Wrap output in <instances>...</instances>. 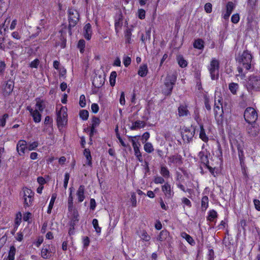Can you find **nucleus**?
<instances>
[{"label": "nucleus", "instance_id": "obj_23", "mask_svg": "<svg viewBox=\"0 0 260 260\" xmlns=\"http://www.w3.org/2000/svg\"><path fill=\"white\" fill-rule=\"evenodd\" d=\"M214 112L215 118H217L218 117V115L219 117L222 116V114L223 113L222 106L218 105V104L216 103V101L215 102V103Z\"/></svg>", "mask_w": 260, "mask_h": 260}, {"label": "nucleus", "instance_id": "obj_44", "mask_svg": "<svg viewBox=\"0 0 260 260\" xmlns=\"http://www.w3.org/2000/svg\"><path fill=\"white\" fill-rule=\"evenodd\" d=\"M93 226L98 234L101 232V228L99 226L98 220L96 219H93L92 220Z\"/></svg>", "mask_w": 260, "mask_h": 260}, {"label": "nucleus", "instance_id": "obj_13", "mask_svg": "<svg viewBox=\"0 0 260 260\" xmlns=\"http://www.w3.org/2000/svg\"><path fill=\"white\" fill-rule=\"evenodd\" d=\"M161 189L167 198L171 199L173 196L174 192L171 189V186L168 183H166L162 185Z\"/></svg>", "mask_w": 260, "mask_h": 260}, {"label": "nucleus", "instance_id": "obj_35", "mask_svg": "<svg viewBox=\"0 0 260 260\" xmlns=\"http://www.w3.org/2000/svg\"><path fill=\"white\" fill-rule=\"evenodd\" d=\"M208 206V198L207 196H204L202 199V209L205 211Z\"/></svg>", "mask_w": 260, "mask_h": 260}, {"label": "nucleus", "instance_id": "obj_11", "mask_svg": "<svg viewBox=\"0 0 260 260\" xmlns=\"http://www.w3.org/2000/svg\"><path fill=\"white\" fill-rule=\"evenodd\" d=\"M55 251V248L50 245L46 246L41 250V255L44 258H48L50 257L52 254Z\"/></svg>", "mask_w": 260, "mask_h": 260}, {"label": "nucleus", "instance_id": "obj_32", "mask_svg": "<svg viewBox=\"0 0 260 260\" xmlns=\"http://www.w3.org/2000/svg\"><path fill=\"white\" fill-rule=\"evenodd\" d=\"M193 47L199 49H202L204 48V41L200 39L196 40L193 43Z\"/></svg>", "mask_w": 260, "mask_h": 260}, {"label": "nucleus", "instance_id": "obj_49", "mask_svg": "<svg viewBox=\"0 0 260 260\" xmlns=\"http://www.w3.org/2000/svg\"><path fill=\"white\" fill-rule=\"evenodd\" d=\"M85 47V42L84 40L81 39L79 41L78 44V47L80 49V52H83L84 49Z\"/></svg>", "mask_w": 260, "mask_h": 260}, {"label": "nucleus", "instance_id": "obj_61", "mask_svg": "<svg viewBox=\"0 0 260 260\" xmlns=\"http://www.w3.org/2000/svg\"><path fill=\"white\" fill-rule=\"evenodd\" d=\"M119 102L120 104L122 105H124L125 104V94L123 91L121 92Z\"/></svg>", "mask_w": 260, "mask_h": 260}, {"label": "nucleus", "instance_id": "obj_25", "mask_svg": "<svg viewBox=\"0 0 260 260\" xmlns=\"http://www.w3.org/2000/svg\"><path fill=\"white\" fill-rule=\"evenodd\" d=\"M145 126V123L143 121L138 120L133 122V125L130 127L131 130H136Z\"/></svg>", "mask_w": 260, "mask_h": 260}, {"label": "nucleus", "instance_id": "obj_43", "mask_svg": "<svg viewBox=\"0 0 260 260\" xmlns=\"http://www.w3.org/2000/svg\"><path fill=\"white\" fill-rule=\"evenodd\" d=\"M100 123V120L99 118L96 117H93L92 119V124L91 126L93 127V129H95Z\"/></svg>", "mask_w": 260, "mask_h": 260}, {"label": "nucleus", "instance_id": "obj_10", "mask_svg": "<svg viewBox=\"0 0 260 260\" xmlns=\"http://www.w3.org/2000/svg\"><path fill=\"white\" fill-rule=\"evenodd\" d=\"M259 126L255 122L249 123L247 127V132L251 137H254L257 136L259 133Z\"/></svg>", "mask_w": 260, "mask_h": 260}, {"label": "nucleus", "instance_id": "obj_53", "mask_svg": "<svg viewBox=\"0 0 260 260\" xmlns=\"http://www.w3.org/2000/svg\"><path fill=\"white\" fill-rule=\"evenodd\" d=\"M79 105L81 107H84L86 105L85 96L83 94L80 97Z\"/></svg>", "mask_w": 260, "mask_h": 260}, {"label": "nucleus", "instance_id": "obj_34", "mask_svg": "<svg viewBox=\"0 0 260 260\" xmlns=\"http://www.w3.org/2000/svg\"><path fill=\"white\" fill-rule=\"evenodd\" d=\"M177 60L179 65L181 68H184L187 66V61L184 59L182 56L179 55L177 56Z\"/></svg>", "mask_w": 260, "mask_h": 260}, {"label": "nucleus", "instance_id": "obj_14", "mask_svg": "<svg viewBox=\"0 0 260 260\" xmlns=\"http://www.w3.org/2000/svg\"><path fill=\"white\" fill-rule=\"evenodd\" d=\"M27 110L30 113L31 115L33 117V119L35 122H39L41 120V115L38 111V109L34 110L30 107L28 106Z\"/></svg>", "mask_w": 260, "mask_h": 260}, {"label": "nucleus", "instance_id": "obj_40", "mask_svg": "<svg viewBox=\"0 0 260 260\" xmlns=\"http://www.w3.org/2000/svg\"><path fill=\"white\" fill-rule=\"evenodd\" d=\"M229 89L231 91V92L233 94H236L237 92V90L238 88V85L237 83H231L229 84Z\"/></svg>", "mask_w": 260, "mask_h": 260}, {"label": "nucleus", "instance_id": "obj_51", "mask_svg": "<svg viewBox=\"0 0 260 260\" xmlns=\"http://www.w3.org/2000/svg\"><path fill=\"white\" fill-rule=\"evenodd\" d=\"M138 17L140 19H144L145 18V11L143 9H140L138 11Z\"/></svg>", "mask_w": 260, "mask_h": 260}, {"label": "nucleus", "instance_id": "obj_54", "mask_svg": "<svg viewBox=\"0 0 260 260\" xmlns=\"http://www.w3.org/2000/svg\"><path fill=\"white\" fill-rule=\"evenodd\" d=\"M238 155L239 157L240 160V162L242 163L244 159V153L242 150L240 148V146H238Z\"/></svg>", "mask_w": 260, "mask_h": 260}, {"label": "nucleus", "instance_id": "obj_26", "mask_svg": "<svg viewBox=\"0 0 260 260\" xmlns=\"http://www.w3.org/2000/svg\"><path fill=\"white\" fill-rule=\"evenodd\" d=\"M148 73V68L147 64H143L139 68L138 74L142 77H145L147 75Z\"/></svg>", "mask_w": 260, "mask_h": 260}, {"label": "nucleus", "instance_id": "obj_52", "mask_svg": "<svg viewBox=\"0 0 260 260\" xmlns=\"http://www.w3.org/2000/svg\"><path fill=\"white\" fill-rule=\"evenodd\" d=\"M131 201L132 202V206L136 207L137 206V200H136V196L135 192H132L131 193Z\"/></svg>", "mask_w": 260, "mask_h": 260}, {"label": "nucleus", "instance_id": "obj_5", "mask_svg": "<svg viewBox=\"0 0 260 260\" xmlns=\"http://www.w3.org/2000/svg\"><path fill=\"white\" fill-rule=\"evenodd\" d=\"M24 206L29 207L32 205L34 200V192L29 188L23 187L22 189Z\"/></svg>", "mask_w": 260, "mask_h": 260}, {"label": "nucleus", "instance_id": "obj_47", "mask_svg": "<svg viewBox=\"0 0 260 260\" xmlns=\"http://www.w3.org/2000/svg\"><path fill=\"white\" fill-rule=\"evenodd\" d=\"M134 150L135 152V155L136 157H137V159L140 161L142 162L143 161V158L141 154V153L139 150V147L137 148H135Z\"/></svg>", "mask_w": 260, "mask_h": 260}, {"label": "nucleus", "instance_id": "obj_55", "mask_svg": "<svg viewBox=\"0 0 260 260\" xmlns=\"http://www.w3.org/2000/svg\"><path fill=\"white\" fill-rule=\"evenodd\" d=\"M38 146V143L37 142H34L30 144H29L28 146H27V148L28 150H31L37 147Z\"/></svg>", "mask_w": 260, "mask_h": 260}, {"label": "nucleus", "instance_id": "obj_19", "mask_svg": "<svg viewBox=\"0 0 260 260\" xmlns=\"http://www.w3.org/2000/svg\"><path fill=\"white\" fill-rule=\"evenodd\" d=\"M71 212V225L73 226V228H74V226L75 225L76 223L78 221L79 219V214L78 211L75 209L74 208L72 210V211H70Z\"/></svg>", "mask_w": 260, "mask_h": 260}, {"label": "nucleus", "instance_id": "obj_63", "mask_svg": "<svg viewBox=\"0 0 260 260\" xmlns=\"http://www.w3.org/2000/svg\"><path fill=\"white\" fill-rule=\"evenodd\" d=\"M91 108L92 110V111L93 113H97L99 110V107L98 104L93 103L91 105Z\"/></svg>", "mask_w": 260, "mask_h": 260}, {"label": "nucleus", "instance_id": "obj_45", "mask_svg": "<svg viewBox=\"0 0 260 260\" xmlns=\"http://www.w3.org/2000/svg\"><path fill=\"white\" fill-rule=\"evenodd\" d=\"M36 107L38 109V110L40 111H43L44 109L45 108V105L44 104V102L43 101H41L40 100L37 101V103L36 105Z\"/></svg>", "mask_w": 260, "mask_h": 260}, {"label": "nucleus", "instance_id": "obj_48", "mask_svg": "<svg viewBox=\"0 0 260 260\" xmlns=\"http://www.w3.org/2000/svg\"><path fill=\"white\" fill-rule=\"evenodd\" d=\"M9 117V115L7 113L4 114L2 117H0V126L4 127L6 124L7 119Z\"/></svg>", "mask_w": 260, "mask_h": 260}, {"label": "nucleus", "instance_id": "obj_27", "mask_svg": "<svg viewBox=\"0 0 260 260\" xmlns=\"http://www.w3.org/2000/svg\"><path fill=\"white\" fill-rule=\"evenodd\" d=\"M123 19H122V16L121 14H120L118 16V17L117 19H116L115 20V30L117 32L118 31L119 29H121L122 27V26L123 25Z\"/></svg>", "mask_w": 260, "mask_h": 260}, {"label": "nucleus", "instance_id": "obj_3", "mask_svg": "<svg viewBox=\"0 0 260 260\" xmlns=\"http://www.w3.org/2000/svg\"><path fill=\"white\" fill-rule=\"evenodd\" d=\"M56 108L57 123L58 126H63L67 122V109L65 107L61 106L59 110Z\"/></svg>", "mask_w": 260, "mask_h": 260}, {"label": "nucleus", "instance_id": "obj_18", "mask_svg": "<svg viewBox=\"0 0 260 260\" xmlns=\"http://www.w3.org/2000/svg\"><path fill=\"white\" fill-rule=\"evenodd\" d=\"M178 115L179 117L186 116L189 114V111L187 109V106L185 105H181L178 108Z\"/></svg>", "mask_w": 260, "mask_h": 260}, {"label": "nucleus", "instance_id": "obj_57", "mask_svg": "<svg viewBox=\"0 0 260 260\" xmlns=\"http://www.w3.org/2000/svg\"><path fill=\"white\" fill-rule=\"evenodd\" d=\"M70 178V174L68 173H66L64 175V179L63 182V186L65 189L67 188L68 182Z\"/></svg>", "mask_w": 260, "mask_h": 260}, {"label": "nucleus", "instance_id": "obj_58", "mask_svg": "<svg viewBox=\"0 0 260 260\" xmlns=\"http://www.w3.org/2000/svg\"><path fill=\"white\" fill-rule=\"evenodd\" d=\"M204 8H205V10L207 13H210L212 12L211 4H210L209 3L206 4Z\"/></svg>", "mask_w": 260, "mask_h": 260}, {"label": "nucleus", "instance_id": "obj_12", "mask_svg": "<svg viewBox=\"0 0 260 260\" xmlns=\"http://www.w3.org/2000/svg\"><path fill=\"white\" fill-rule=\"evenodd\" d=\"M182 156L178 154L171 155L168 157V164L171 165L172 164L176 166L180 165L182 164Z\"/></svg>", "mask_w": 260, "mask_h": 260}, {"label": "nucleus", "instance_id": "obj_28", "mask_svg": "<svg viewBox=\"0 0 260 260\" xmlns=\"http://www.w3.org/2000/svg\"><path fill=\"white\" fill-rule=\"evenodd\" d=\"M200 138L205 142H207L208 141V137L206 136L204 126L202 124H200Z\"/></svg>", "mask_w": 260, "mask_h": 260}, {"label": "nucleus", "instance_id": "obj_42", "mask_svg": "<svg viewBox=\"0 0 260 260\" xmlns=\"http://www.w3.org/2000/svg\"><path fill=\"white\" fill-rule=\"evenodd\" d=\"M79 115L81 119H82L84 120H87L88 117L89 113L88 111L86 110H82L80 111Z\"/></svg>", "mask_w": 260, "mask_h": 260}, {"label": "nucleus", "instance_id": "obj_36", "mask_svg": "<svg viewBox=\"0 0 260 260\" xmlns=\"http://www.w3.org/2000/svg\"><path fill=\"white\" fill-rule=\"evenodd\" d=\"M217 217V212L215 210H212L209 212L208 216L207 217V220L213 221Z\"/></svg>", "mask_w": 260, "mask_h": 260}, {"label": "nucleus", "instance_id": "obj_1", "mask_svg": "<svg viewBox=\"0 0 260 260\" xmlns=\"http://www.w3.org/2000/svg\"><path fill=\"white\" fill-rule=\"evenodd\" d=\"M252 55L248 51H244L241 55L236 58L239 63L242 64L247 70L251 68Z\"/></svg>", "mask_w": 260, "mask_h": 260}, {"label": "nucleus", "instance_id": "obj_38", "mask_svg": "<svg viewBox=\"0 0 260 260\" xmlns=\"http://www.w3.org/2000/svg\"><path fill=\"white\" fill-rule=\"evenodd\" d=\"M160 174L165 178L170 177V172L166 167L162 166L160 168Z\"/></svg>", "mask_w": 260, "mask_h": 260}, {"label": "nucleus", "instance_id": "obj_37", "mask_svg": "<svg viewBox=\"0 0 260 260\" xmlns=\"http://www.w3.org/2000/svg\"><path fill=\"white\" fill-rule=\"evenodd\" d=\"M56 198V195L55 194H53L51 199L49 205V207L47 210V213L50 214L51 212V210L52 209V207L53 206L55 199Z\"/></svg>", "mask_w": 260, "mask_h": 260}, {"label": "nucleus", "instance_id": "obj_22", "mask_svg": "<svg viewBox=\"0 0 260 260\" xmlns=\"http://www.w3.org/2000/svg\"><path fill=\"white\" fill-rule=\"evenodd\" d=\"M91 26L89 23L86 24L84 27V36L85 39L89 40L91 37Z\"/></svg>", "mask_w": 260, "mask_h": 260}, {"label": "nucleus", "instance_id": "obj_15", "mask_svg": "<svg viewBox=\"0 0 260 260\" xmlns=\"http://www.w3.org/2000/svg\"><path fill=\"white\" fill-rule=\"evenodd\" d=\"M26 142L24 140H20L17 144V150L20 155L25 153V150L27 149Z\"/></svg>", "mask_w": 260, "mask_h": 260}, {"label": "nucleus", "instance_id": "obj_7", "mask_svg": "<svg viewBox=\"0 0 260 260\" xmlns=\"http://www.w3.org/2000/svg\"><path fill=\"white\" fill-rule=\"evenodd\" d=\"M246 121L249 123H254L257 120L258 115L256 110L252 107L247 108L244 113Z\"/></svg>", "mask_w": 260, "mask_h": 260}, {"label": "nucleus", "instance_id": "obj_17", "mask_svg": "<svg viewBox=\"0 0 260 260\" xmlns=\"http://www.w3.org/2000/svg\"><path fill=\"white\" fill-rule=\"evenodd\" d=\"M226 11L223 15V18L224 19H228L230 15L231 14L233 9L235 8L234 4L232 2H229L226 5Z\"/></svg>", "mask_w": 260, "mask_h": 260}, {"label": "nucleus", "instance_id": "obj_46", "mask_svg": "<svg viewBox=\"0 0 260 260\" xmlns=\"http://www.w3.org/2000/svg\"><path fill=\"white\" fill-rule=\"evenodd\" d=\"M140 237L143 240L145 241H149L150 239V236L144 230L142 231Z\"/></svg>", "mask_w": 260, "mask_h": 260}, {"label": "nucleus", "instance_id": "obj_59", "mask_svg": "<svg viewBox=\"0 0 260 260\" xmlns=\"http://www.w3.org/2000/svg\"><path fill=\"white\" fill-rule=\"evenodd\" d=\"M131 62V58L128 56H125L123 58V63L125 67H128Z\"/></svg>", "mask_w": 260, "mask_h": 260}, {"label": "nucleus", "instance_id": "obj_16", "mask_svg": "<svg viewBox=\"0 0 260 260\" xmlns=\"http://www.w3.org/2000/svg\"><path fill=\"white\" fill-rule=\"evenodd\" d=\"M14 88V83L12 81H8L6 84L3 90V94L5 96H8L12 93Z\"/></svg>", "mask_w": 260, "mask_h": 260}, {"label": "nucleus", "instance_id": "obj_29", "mask_svg": "<svg viewBox=\"0 0 260 260\" xmlns=\"http://www.w3.org/2000/svg\"><path fill=\"white\" fill-rule=\"evenodd\" d=\"M181 236L183 238L185 239L190 245H193L195 244V242L192 238L185 232L181 233Z\"/></svg>", "mask_w": 260, "mask_h": 260}, {"label": "nucleus", "instance_id": "obj_2", "mask_svg": "<svg viewBox=\"0 0 260 260\" xmlns=\"http://www.w3.org/2000/svg\"><path fill=\"white\" fill-rule=\"evenodd\" d=\"M80 15L78 12L73 9H69L68 10V20L69 34L72 35L71 29L76 25L79 20Z\"/></svg>", "mask_w": 260, "mask_h": 260}, {"label": "nucleus", "instance_id": "obj_39", "mask_svg": "<svg viewBox=\"0 0 260 260\" xmlns=\"http://www.w3.org/2000/svg\"><path fill=\"white\" fill-rule=\"evenodd\" d=\"M144 150L148 153H151L153 151L154 148L151 143H146L144 146Z\"/></svg>", "mask_w": 260, "mask_h": 260}, {"label": "nucleus", "instance_id": "obj_62", "mask_svg": "<svg viewBox=\"0 0 260 260\" xmlns=\"http://www.w3.org/2000/svg\"><path fill=\"white\" fill-rule=\"evenodd\" d=\"M154 182L156 184H162L165 182V180L161 177H157L154 179Z\"/></svg>", "mask_w": 260, "mask_h": 260}, {"label": "nucleus", "instance_id": "obj_6", "mask_svg": "<svg viewBox=\"0 0 260 260\" xmlns=\"http://www.w3.org/2000/svg\"><path fill=\"white\" fill-rule=\"evenodd\" d=\"M260 88V76L252 75L249 76L247 88L249 91L256 90Z\"/></svg>", "mask_w": 260, "mask_h": 260}, {"label": "nucleus", "instance_id": "obj_4", "mask_svg": "<svg viewBox=\"0 0 260 260\" xmlns=\"http://www.w3.org/2000/svg\"><path fill=\"white\" fill-rule=\"evenodd\" d=\"M176 81V77L174 75H168L165 81V88L163 89L164 93L166 95H170L174 85Z\"/></svg>", "mask_w": 260, "mask_h": 260}, {"label": "nucleus", "instance_id": "obj_31", "mask_svg": "<svg viewBox=\"0 0 260 260\" xmlns=\"http://www.w3.org/2000/svg\"><path fill=\"white\" fill-rule=\"evenodd\" d=\"M199 156H200L201 162L206 166L208 165L209 160L207 155H205L203 152H200Z\"/></svg>", "mask_w": 260, "mask_h": 260}, {"label": "nucleus", "instance_id": "obj_50", "mask_svg": "<svg viewBox=\"0 0 260 260\" xmlns=\"http://www.w3.org/2000/svg\"><path fill=\"white\" fill-rule=\"evenodd\" d=\"M16 252V248L14 246L10 247V249L9 252L8 256L7 258H14Z\"/></svg>", "mask_w": 260, "mask_h": 260}, {"label": "nucleus", "instance_id": "obj_60", "mask_svg": "<svg viewBox=\"0 0 260 260\" xmlns=\"http://www.w3.org/2000/svg\"><path fill=\"white\" fill-rule=\"evenodd\" d=\"M39 63V60L38 59H36L34 61L31 62V63H30V67L31 68H37Z\"/></svg>", "mask_w": 260, "mask_h": 260}, {"label": "nucleus", "instance_id": "obj_64", "mask_svg": "<svg viewBox=\"0 0 260 260\" xmlns=\"http://www.w3.org/2000/svg\"><path fill=\"white\" fill-rule=\"evenodd\" d=\"M257 0H248V5L253 9L256 5Z\"/></svg>", "mask_w": 260, "mask_h": 260}, {"label": "nucleus", "instance_id": "obj_20", "mask_svg": "<svg viewBox=\"0 0 260 260\" xmlns=\"http://www.w3.org/2000/svg\"><path fill=\"white\" fill-rule=\"evenodd\" d=\"M104 83V81L101 76H96L94 77L92 84L95 88L101 87Z\"/></svg>", "mask_w": 260, "mask_h": 260}, {"label": "nucleus", "instance_id": "obj_8", "mask_svg": "<svg viewBox=\"0 0 260 260\" xmlns=\"http://www.w3.org/2000/svg\"><path fill=\"white\" fill-rule=\"evenodd\" d=\"M10 22V19L8 18L6 19L0 28V49L3 50L9 49V46H6V44H5V34H3V32L5 34L6 31L8 29V25Z\"/></svg>", "mask_w": 260, "mask_h": 260}, {"label": "nucleus", "instance_id": "obj_56", "mask_svg": "<svg viewBox=\"0 0 260 260\" xmlns=\"http://www.w3.org/2000/svg\"><path fill=\"white\" fill-rule=\"evenodd\" d=\"M240 17L238 14H235L231 17V21L234 23H237Z\"/></svg>", "mask_w": 260, "mask_h": 260}, {"label": "nucleus", "instance_id": "obj_33", "mask_svg": "<svg viewBox=\"0 0 260 260\" xmlns=\"http://www.w3.org/2000/svg\"><path fill=\"white\" fill-rule=\"evenodd\" d=\"M73 206V198L72 196V191L71 190L69 199H68V210L69 211H72L74 209Z\"/></svg>", "mask_w": 260, "mask_h": 260}, {"label": "nucleus", "instance_id": "obj_30", "mask_svg": "<svg viewBox=\"0 0 260 260\" xmlns=\"http://www.w3.org/2000/svg\"><path fill=\"white\" fill-rule=\"evenodd\" d=\"M84 155L86 158V164L90 166H91V156L90 151L88 149H85L84 151Z\"/></svg>", "mask_w": 260, "mask_h": 260}, {"label": "nucleus", "instance_id": "obj_41", "mask_svg": "<svg viewBox=\"0 0 260 260\" xmlns=\"http://www.w3.org/2000/svg\"><path fill=\"white\" fill-rule=\"evenodd\" d=\"M117 76V73L116 72L113 71L111 73L110 77V84L112 86L115 85V79Z\"/></svg>", "mask_w": 260, "mask_h": 260}, {"label": "nucleus", "instance_id": "obj_9", "mask_svg": "<svg viewBox=\"0 0 260 260\" xmlns=\"http://www.w3.org/2000/svg\"><path fill=\"white\" fill-rule=\"evenodd\" d=\"M219 63L218 60L213 59L211 62L209 70L212 80L216 79L218 77Z\"/></svg>", "mask_w": 260, "mask_h": 260}, {"label": "nucleus", "instance_id": "obj_24", "mask_svg": "<svg viewBox=\"0 0 260 260\" xmlns=\"http://www.w3.org/2000/svg\"><path fill=\"white\" fill-rule=\"evenodd\" d=\"M169 236V233L166 230H162L159 233L157 240L160 242L166 241Z\"/></svg>", "mask_w": 260, "mask_h": 260}, {"label": "nucleus", "instance_id": "obj_21", "mask_svg": "<svg viewBox=\"0 0 260 260\" xmlns=\"http://www.w3.org/2000/svg\"><path fill=\"white\" fill-rule=\"evenodd\" d=\"M85 187L84 185H81L79 186L77 192V195L78 197V200L79 202H82L85 199L84 196Z\"/></svg>", "mask_w": 260, "mask_h": 260}]
</instances>
